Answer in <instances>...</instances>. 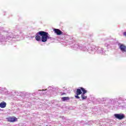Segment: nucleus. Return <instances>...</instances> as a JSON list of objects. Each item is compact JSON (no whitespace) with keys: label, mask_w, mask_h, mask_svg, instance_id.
I'll return each instance as SVG.
<instances>
[{"label":"nucleus","mask_w":126,"mask_h":126,"mask_svg":"<svg viewBox=\"0 0 126 126\" xmlns=\"http://www.w3.org/2000/svg\"><path fill=\"white\" fill-rule=\"evenodd\" d=\"M114 116L115 119H117V120H123L125 119V115L121 114H115L114 115Z\"/></svg>","instance_id":"7ed1b4c3"},{"label":"nucleus","mask_w":126,"mask_h":126,"mask_svg":"<svg viewBox=\"0 0 126 126\" xmlns=\"http://www.w3.org/2000/svg\"><path fill=\"white\" fill-rule=\"evenodd\" d=\"M48 39H52V37L47 32L40 31L36 34L35 39L36 41H40L41 40L42 42H47Z\"/></svg>","instance_id":"f257e3e1"},{"label":"nucleus","mask_w":126,"mask_h":126,"mask_svg":"<svg viewBox=\"0 0 126 126\" xmlns=\"http://www.w3.org/2000/svg\"><path fill=\"white\" fill-rule=\"evenodd\" d=\"M6 107V103L4 101H2L0 103V108H5Z\"/></svg>","instance_id":"6e6552de"},{"label":"nucleus","mask_w":126,"mask_h":126,"mask_svg":"<svg viewBox=\"0 0 126 126\" xmlns=\"http://www.w3.org/2000/svg\"><path fill=\"white\" fill-rule=\"evenodd\" d=\"M69 99H70L69 97H63L62 98V101H63V102H64L65 101H68Z\"/></svg>","instance_id":"1a4fd4ad"},{"label":"nucleus","mask_w":126,"mask_h":126,"mask_svg":"<svg viewBox=\"0 0 126 126\" xmlns=\"http://www.w3.org/2000/svg\"><path fill=\"white\" fill-rule=\"evenodd\" d=\"M7 120L9 123H14V122H17V118L14 116L7 118Z\"/></svg>","instance_id":"39448f33"},{"label":"nucleus","mask_w":126,"mask_h":126,"mask_svg":"<svg viewBox=\"0 0 126 126\" xmlns=\"http://www.w3.org/2000/svg\"><path fill=\"white\" fill-rule=\"evenodd\" d=\"M65 94L63 93V94Z\"/></svg>","instance_id":"9b49d317"},{"label":"nucleus","mask_w":126,"mask_h":126,"mask_svg":"<svg viewBox=\"0 0 126 126\" xmlns=\"http://www.w3.org/2000/svg\"><path fill=\"white\" fill-rule=\"evenodd\" d=\"M81 91H82L83 93L81 94V98L82 100H86L87 99V96L85 95V94L87 93V91L84 89V88H81Z\"/></svg>","instance_id":"f03ea898"},{"label":"nucleus","mask_w":126,"mask_h":126,"mask_svg":"<svg viewBox=\"0 0 126 126\" xmlns=\"http://www.w3.org/2000/svg\"><path fill=\"white\" fill-rule=\"evenodd\" d=\"M81 88L82 87H80L79 89H77V91L76 92V95H75V98L76 99H80V97L78 96L79 95H81V94H82V92H81Z\"/></svg>","instance_id":"20e7f679"},{"label":"nucleus","mask_w":126,"mask_h":126,"mask_svg":"<svg viewBox=\"0 0 126 126\" xmlns=\"http://www.w3.org/2000/svg\"><path fill=\"white\" fill-rule=\"evenodd\" d=\"M120 49L121 51H122V52H126V45H125L124 44L120 45Z\"/></svg>","instance_id":"0eeeda50"},{"label":"nucleus","mask_w":126,"mask_h":126,"mask_svg":"<svg viewBox=\"0 0 126 126\" xmlns=\"http://www.w3.org/2000/svg\"><path fill=\"white\" fill-rule=\"evenodd\" d=\"M123 35H124V36H126V32H124L123 33Z\"/></svg>","instance_id":"9d476101"},{"label":"nucleus","mask_w":126,"mask_h":126,"mask_svg":"<svg viewBox=\"0 0 126 126\" xmlns=\"http://www.w3.org/2000/svg\"><path fill=\"white\" fill-rule=\"evenodd\" d=\"M55 33L57 34V35H63V32H62L60 30L58 29H55L54 30Z\"/></svg>","instance_id":"423d86ee"}]
</instances>
